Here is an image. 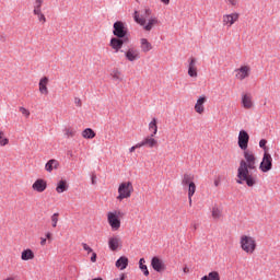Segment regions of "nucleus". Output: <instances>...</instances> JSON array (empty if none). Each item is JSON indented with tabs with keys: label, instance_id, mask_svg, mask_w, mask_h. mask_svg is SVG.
<instances>
[{
	"label": "nucleus",
	"instance_id": "obj_45",
	"mask_svg": "<svg viewBox=\"0 0 280 280\" xmlns=\"http://www.w3.org/2000/svg\"><path fill=\"white\" fill-rule=\"evenodd\" d=\"M230 5H237V0H228L226 1Z\"/></svg>",
	"mask_w": 280,
	"mask_h": 280
},
{
	"label": "nucleus",
	"instance_id": "obj_44",
	"mask_svg": "<svg viewBox=\"0 0 280 280\" xmlns=\"http://www.w3.org/2000/svg\"><path fill=\"white\" fill-rule=\"evenodd\" d=\"M139 148H141V147H139V142L136 144V145H133V147H131L130 149H129V152H135L137 149H139Z\"/></svg>",
	"mask_w": 280,
	"mask_h": 280
},
{
	"label": "nucleus",
	"instance_id": "obj_7",
	"mask_svg": "<svg viewBox=\"0 0 280 280\" xmlns=\"http://www.w3.org/2000/svg\"><path fill=\"white\" fill-rule=\"evenodd\" d=\"M259 170L262 171L265 174L272 170V155L270 153L265 152L262 155V161L260 162Z\"/></svg>",
	"mask_w": 280,
	"mask_h": 280
},
{
	"label": "nucleus",
	"instance_id": "obj_3",
	"mask_svg": "<svg viewBox=\"0 0 280 280\" xmlns=\"http://www.w3.org/2000/svg\"><path fill=\"white\" fill-rule=\"evenodd\" d=\"M152 16V10L150 8H145L142 11H135L133 19L138 25H141L143 27L144 32H152V28L154 25L159 24V19L156 18H150ZM145 19H149L148 23Z\"/></svg>",
	"mask_w": 280,
	"mask_h": 280
},
{
	"label": "nucleus",
	"instance_id": "obj_23",
	"mask_svg": "<svg viewBox=\"0 0 280 280\" xmlns=\"http://www.w3.org/2000/svg\"><path fill=\"white\" fill-rule=\"evenodd\" d=\"M69 189V184H67V180L61 179L58 182L56 191L57 194H65Z\"/></svg>",
	"mask_w": 280,
	"mask_h": 280
},
{
	"label": "nucleus",
	"instance_id": "obj_29",
	"mask_svg": "<svg viewBox=\"0 0 280 280\" xmlns=\"http://www.w3.org/2000/svg\"><path fill=\"white\" fill-rule=\"evenodd\" d=\"M194 183V175L192 174H184V177L182 179V185L185 187L186 185H191Z\"/></svg>",
	"mask_w": 280,
	"mask_h": 280
},
{
	"label": "nucleus",
	"instance_id": "obj_42",
	"mask_svg": "<svg viewBox=\"0 0 280 280\" xmlns=\"http://www.w3.org/2000/svg\"><path fill=\"white\" fill-rule=\"evenodd\" d=\"M74 104L77 105V106H82V100H80L79 97H75L74 98Z\"/></svg>",
	"mask_w": 280,
	"mask_h": 280
},
{
	"label": "nucleus",
	"instance_id": "obj_11",
	"mask_svg": "<svg viewBox=\"0 0 280 280\" xmlns=\"http://www.w3.org/2000/svg\"><path fill=\"white\" fill-rule=\"evenodd\" d=\"M196 58L190 57L188 60V75L189 78H198V67L196 66Z\"/></svg>",
	"mask_w": 280,
	"mask_h": 280
},
{
	"label": "nucleus",
	"instance_id": "obj_21",
	"mask_svg": "<svg viewBox=\"0 0 280 280\" xmlns=\"http://www.w3.org/2000/svg\"><path fill=\"white\" fill-rule=\"evenodd\" d=\"M119 244H121V240L119 237L114 236L108 240V246L109 248L115 252L117 248H119Z\"/></svg>",
	"mask_w": 280,
	"mask_h": 280
},
{
	"label": "nucleus",
	"instance_id": "obj_24",
	"mask_svg": "<svg viewBox=\"0 0 280 280\" xmlns=\"http://www.w3.org/2000/svg\"><path fill=\"white\" fill-rule=\"evenodd\" d=\"M60 163L57 160H49L46 165L45 170L46 172H54V170H58Z\"/></svg>",
	"mask_w": 280,
	"mask_h": 280
},
{
	"label": "nucleus",
	"instance_id": "obj_17",
	"mask_svg": "<svg viewBox=\"0 0 280 280\" xmlns=\"http://www.w3.org/2000/svg\"><path fill=\"white\" fill-rule=\"evenodd\" d=\"M49 84V78L44 77L39 80L38 86H39V93L42 95H49V89L47 85Z\"/></svg>",
	"mask_w": 280,
	"mask_h": 280
},
{
	"label": "nucleus",
	"instance_id": "obj_33",
	"mask_svg": "<svg viewBox=\"0 0 280 280\" xmlns=\"http://www.w3.org/2000/svg\"><path fill=\"white\" fill-rule=\"evenodd\" d=\"M194 194H196V183H190L188 186V198H192Z\"/></svg>",
	"mask_w": 280,
	"mask_h": 280
},
{
	"label": "nucleus",
	"instance_id": "obj_15",
	"mask_svg": "<svg viewBox=\"0 0 280 280\" xmlns=\"http://www.w3.org/2000/svg\"><path fill=\"white\" fill-rule=\"evenodd\" d=\"M33 14L37 16L39 23H47V18H45V14L43 13V5L33 4Z\"/></svg>",
	"mask_w": 280,
	"mask_h": 280
},
{
	"label": "nucleus",
	"instance_id": "obj_12",
	"mask_svg": "<svg viewBox=\"0 0 280 280\" xmlns=\"http://www.w3.org/2000/svg\"><path fill=\"white\" fill-rule=\"evenodd\" d=\"M236 75L235 78L237 80H246V78H248L250 75V67L248 66H242L241 68L235 70Z\"/></svg>",
	"mask_w": 280,
	"mask_h": 280
},
{
	"label": "nucleus",
	"instance_id": "obj_10",
	"mask_svg": "<svg viewBox=\"0 0 280 280\" xmlns=\"http://www.w3.org/2000/svg\"><path fill=\"white\" fill-rule=\"evenodd\" d=\"M159 145V141L154 139V136L150 135L145 137L141 142H139L140 148H156Z\"/></svg>",
	"mask_w": 280,
	"mask_h": 280
},
{
	"label": "nucleus",
	"instance_id": "obj_25",
	"mask_svg": "<svg viewBox=\"0 0 280 280\" xmlns=\"http://www.w3.org/2000/svg\"><path fill=\"white\" fill-rule=\"evenodd\" d=\"M22 261H30L34 259V252L32 249H24L21 255Z\"/></svg>",
	"mask_w": 280,
	"mask_h": 280
},
{
	"label": "nucleus",
	"instance_id": "obj_20",
	"mask_svg": "<svg viewBox=\"0 0 280 280\" xmlns=\"http://www.w3.org/2000/svg\"><path fill=\"white\" fill-rule=\"evenodd\" d=\"M140 48L143 54H148V51H152V44L147 38H141Z\"/></svg>",
	"mask_w": 280,
	"mask_h": 280
},
{
	"label": "nucleus",
	"instance_id": "obj_49",
	"mask_svg": "<svg viewBox=\"0 0 280 280\" xmlns=\"http://www.w3.org/2000/svg\"><path fill=\"white\" fill-rule=\"evenodd\" d=\"M220 186V179H215L214 180V187H219Z\"/></svg>",
	"mask_w": 280,
	"mask_h": 280
},
{
	"label": "nucleus",
	"instance_id": "obj_28",
	"mask_svg": "<svg viewBox=\"0 0 280 280\" xmlns=\"http://www.w3.org/2000/svg\"><path fill=\"white\" fill-rule=\"evenodd\" d=\"M82 138L83 139H95V131L91 128H86L82 132Z\"/></svg>",
	"mask_w": 280,
	"mask_h": 280
},
{
	"label": "nucleus",
	"instance_id": "obj_27",
	"mask_svg": "<svg viewBox=\"0 0 280 280\" xmlns=\"http://www.w3.org/2000/svg\"><path fill=\"white\" fill-rule=\"evenodd\" d=\"M149 130L152 132V137H155L156 132H159V125H156V118H153L149 124Z\"/></svg>",
	"mask_w": 280,
	"mask_h": 280
},
{
	"label": "nucleus",
	"instance_id": "obj_5",
	"mask_svg": "<svg viewBox=\"0 0 280 280\" xmlns=\"http://www.w3.org/2000/svg\"><path fill=\"white\" fill-rule=\"evenodd\" d=\"M132 191H135V187L132 186V182H124L118 187V196L117 200H125L126 198H130L132 196Z\"/></svg>",
	"mask_w": 280,
	"mask_h": 280
},
{
	"label": "nucleus",
	"instance_id": "obj_9",
	"mask_svg": "<svg viewBox=\"0 0 280 280\" xmlns=\"http://www.w3.org/2000/svg\"><path fill=\"white\" fill-rule=\"evenodd\" d=\"M125 58L129 62H135L136 60H139L141 58V52L137 48H129L127 51H125Z\"/></svg>",
	"mask_w": 280,
	"mask_h": 280
},
{
	"label": "nucleus",
	"instance_id": "obj_16",
	"mask_svg": "<svg viewBox=\"0 0 280 280\" xmlns=\"http://www.w3.org/2000/svg\"><path fill=\"white\" fill-rule=\"evenodd\" d=\"M240 19L238 13H231L223 15V25L231 27Z\"/></svg>",
	"mask_w": 280,
	"mask_h": 280
},
{
	"label": "nucleus",
	"instance_id": "obj_36",
	"mask_svg": "<svg viewBox=\"0 0 280 280\" xmlns=\"http://www.w3.org/2000/svg\"><path fill=\"white\" fill-rule=\"evenodd\" d=\"M65 135H66V137H75V130L74 129H71V128H67L66 130H65Z\"/></svg>",
	"mask_w": 280,
	"mask_h": 280
},
{
	"label": "nucleus",
	"instance_id": "obj_38",
	"mask_svg": "<svg viewBox=\"0 0 280 280\" xmlns=\"http://www.w3.org/2000/svg\"><path fill=\"white\" fill-rule=\"evenodd\" d=\"M83 250H86V253H93V248L89 246L86 243H82Z\"/></svg>",
	"mask_w": 280,
	"mask_h": 280
},
{
	"label": "nucleus",
	"instance_id": "obj_1",
	"mask_svg": "<svg viewBox=\"0 0 280 280\" xmlns=\"http://www.w3.org/2000/svg\"><path fill=\"white\" fill-rule=\"evenodd\" d=\"M243 151L245 160L240 161L236 183L238 185L246 183L247 187H255L257 185V177L250 174V170H257V156H255L252 150L246 149Z\"/></svg>",
	"mask_w": 280,
	"mask_h": 280
},
{
	"label": "nucleus",
	"instance_id": "obj_26",
	"mask_svg": "<svg viewBox=\"0 0 280 280\" xmlns=\"http://www.w3.org/2000/svg\"><path fill=\"white\" fill-rule=\"evenodd\" d=\"M145 264V258H140L139 268L143 272L144 277H150V270H148V266Z\"/></svg>",
	"mask_w": 280,
	"mask_h": 280
},
{
	"label": "nucleus",
	"instance_id": "obj_6",
	"mask_svg": "<svg viewBox=\"0 0 280 280\" xmlns=\"http://www.w3.org/2000/svg\"><path fill=\"white\" fill-rule=\"evenodd\" d=\"M119 215H121V211L119 210L107 213V222L112 231H117L118 229H121V220L119 219Z\"/></svg>",
	"mask_w": 280,
	"mask_h": 280
},
{
	"label": "nucleus",
	"instance_id": "obj_37",
	"mask_svg": "<svg viewBox=\"0 0 280 280\" xmlns=\"http://www.w3.org/2000/svg\"><path fill=\"white\" fill-rule=\"evenodd\" d=\"M266 143H268V141L266 139H261L259 141V148H261L264 150V152H268V147H266Z\"/></svg>",
	"mask_w": 280,
	"mask_h": 280
},
{
	"label": "nucleus",
	"instance_id": "obj_46",
	"mask_svg": "<svg viewBox=\"0 0 280 280\" xmlns=\"http://www.w3.org/2000/svg\"><path fill=\"white\" fill-rule=\"evenodd\" d=\"M47 244V238L40 237V246H45Z\"/></svg>",
	"mask_w": 280,
	"mask_h": 280
},
{
	"label": "nucleus",
	"instance_id": "obj_35",
	"mask_svg": "<svg viewBox=\"0 0 280 280\" xmlns=\"http://www.w3.org/2000/svg\"><path fill=\"white\" fill-rule=\"evenodd\" d=\"M60 214L58 213V212H56V213H54L52 215H51V218H50V220H51V226H52V229H56V226H58V217H59Z\"/></svg>",
	"mask_w": 280,
	"mask_h": 280
},
{
	"label": "nucleus",
	"instance_id": "obj_2",
	"mask_svg": "<svg viewBox=\"0 0 280 280\" xmlns=\"http://www.w3.org/2000/svg\"><path fill=\"white\" fill-rule=\"evenodd\" d=\"M113 35L115 37L110 38L109 47L114 49L115 54H119L124 45L130 43V37H128V27L125 22L116 21L113 25Z\"/></svg>",
	"mask_w": 280,
	"mask_h": 280
},
{
	"label": "nucleus",
	"instance_id": "obj_8",
	"mask_svg": "<svg viewBox=\"0 0 280 280\" xmlns=\"http://www.w3.org/2000/svg\"><path fill=\"white\" fill-rule=\"evenodd\" d=\"M248 141H250L248 132L241 130L238 133V148H241V150H248Z\"/></svg>",
	"mask_w": 280,
	"mask_h": 280
},
{
	"label": "nucleus",
	"instance_id": "obj_40",
	"mask_svg": "<svg viewBox=\"0 0 280 280\" xmlns=\"http://www.w3.org/2000/svg\"><path fill=\"white\" fill-rule=\"evenodd\" d=\"M91 261H92L93 264H95V261H97V254L94 253V252L92 253Z\"/></svg>",
	"mask_w": 280,
	"mask_h": 280
},
{
	"label": "nucleus",
	"instance_id": "obj_47",
	"mask_svg": "<svg viewBox=\"0 0 280 280\" xmlns=\"http://www.w3.org/2000/svg\"><path fill=\"white\" fill-rule=\"evenodd\" d=\"M46 240H48V242H51L52 237L50 232L46 233Z\"/></svg>",
	"mask_w": 280,
	"mask_h": 280
},
{
	"label": "nucleus",
	"instance_id": "obj_18",
	"mask_svg": "<svg viewBox=\"0 0 280 280\" xmlns=\"http://www.w3.org/2000/svg\"><path fill=\"white\" fill-rule=\"evenodd\" d=\"M207 103V96H200L197 100V103L195 104V110L199 115H202L205 113V104Z\"/></svg>",
	"mask_w": 280,
	"mask_h": 280
},
{
	"label": "nucleus",
	"instance_id": "obj_53",
	"mask_svg": "<svg viewBox=\"0 0 280 280\" xmlns=\"http://www.w3.org/2000/svg\"><path fill=\"white\" fill-rule=\"evenodd\" d=\"M5 280H14V278L13 277H9Z\"/></svg>",
	"mask_w": 280,
	"mask_h": 280
},
{
	"label": "nucleus",
	"instance_id": "obj_13",
	"mask_svg": "<svg viewBox=\"0 0 280 280\" xmlns=\"http://www.w3.org/2000/svg\"><path fill=\"white\" fill-rule=\"evenodd\" d=\"M32 189L34 191H37V194H43V191H45V189H47V180L43 179V178H38L34 182V184L32 185Z\"/></svg>",
	"mask_w": 280,
	"mask_h": 280
},
{
	"label": "nucleus",
	"instance_id": "obj_39",
	"mask_svg": "<svg viewBox=\"0 0 280 280\" xmlns=\"http://www.w3.org/2000/svg\"><path fill=\"white\" fill-rule=\"evenodd\" d=\"M20 113H22V115H25L26 118L30 117V112L25 107H20Z\"/></svg>",
	"mask_w": 280,
	"mask_h": 280
},
{
	"label": "nucleus",
	"instance_id": "obj_14",
	"mask_svg": "<svg viewBox=\"0 0 280 280\" xmlns=\"http://www.w3.org/2000/svg\"><path fill=\"white\" fill-rule=\"evenodd\" d=\"M151 266L153 268V270H155V272H164L165 270V262H163L161 260V258L154 256L152 259H151Z\"/></svg>",
	"mask_w": 280,
	"mask_h": 280
},
{
	"label": "nucleus",
	"instance_id": "obj_32",
	"mask_svg": "<svg viewBox=\"0 0 280 280\" xmlns=\"http://www.w3.org/2000/svg\"><path fill=\"white\" fill-rule=\"evenodd\" d=\"M10 143V140L5 138V133L0 130V145L3 148Z\"/></svg>",
	"mask_w": 280,
	"mask_h": 280
},
{
	"label": "nucleus",
	"instance_id": "obj_4",
	"mask_svg": "<svg viewBox=\"0 0 280 280\" xmlns=\"http://www.w3.org/2000/svg\"><path fill=\"white\" fill-rule=\"evenodd\" d=\"M240 244L242 250L248 253L249 255H253L257 248V242L255 238H253V236L242 235Z\"/></svg>",
	"mask_w": 280,
	"mask_h": 280
},
{
	"label": "nucleus",
	"instance_id": "obj_48",
	"mask_svg": "<svg viewBox=\"0 0 280 280\" xmlns=\"http://www.w3.org/2000/svg\"><path fill=\"white\" fill-rule=\"evenodd\" d=\"M164 5H170V0H160Z\"/></svg>",
	"mask_w": 280,
	"mask_h": 280
},
{
	"label": "nucleus",
	"instance_id": "obj_34",
	"mask_svg": "<svg viewBox=\"0 0 280 280\" xmlns=\"http://www.w3.org/2000/svg\"><path fill=\"white\" fill-rule=\"evenodd\" d=\"M212 218L214 220H220V218H222V211H220L219 208H212Z\"/></svg>",
	"mask_w": 280,
	"mask_h": 280
},
{
	"label": "nucleus",
	"instance_id": "obj_51",
	"mask_svg": "<svg viewBox=\"0 0 280 280\" xmlns=\"http://www.w3.org/2000/svg\"><path fill=\"white\" fill-rule=\"evenodd\" d=\"M188 200H189V207H191V197L190 198H188Z\"/></svg>",
	"mask_w": 280,
	"mask_h": 280
},
{
	"label": "nucleus",
	"instance_id": "obj_31",
	"mask_svg": "<svg viewBox=\"0 0 280 280\" xmlns=\"http://www.w3.org/2000/svg\"><path fill=\"white\" fill-rule=\"evenodd\" d=\"M113 80H118L119 82H121V80H124L121 78V71H119L118 69H114L110 73Z\"/></svg>",
	"mask_w": 280,
	"mask_h": 280
},
{
	"label": "nucleus",
	"instance_id": "obj_43",
	"mask_svg": "<svg viewBox=\"0 0 280 280\" xmlns=\"http://www.w3.org/2000/svg\"><path fill=\"white\" fill-rule=\"evenodd\" d=\"M92 185H97V176L95 174L92 175Z\"/></svg>",
	"mask_w": 280,
	"mask_h": 280
},
{
	"label": "nucleus",
	"instance_id": "obj_41",
	"mask_svg": "<svg viewBox=\"0 0 280 280\" xmlns=\"http://www.w3.org/2000/svg\"><path fill=\"white\" fill-rule=\"evenodd\" d=\"M45 3V0H34L33 5H43Z\"/></svg>",
	"mask_w": 280,
	"mask_h": 280
},
{
	"label": "nucleus",
	"instance_id": "obj_50",
	"mask_svg": "<svg viewBox=\"0 0 280 280\" xmlns=\"http://www.w3.org/2000/svg\"><path fill=\"white\" fill-rule=\"evenodd\" d=\"M183 271H184L185 273L189 272V267H184Z\"/></svg>",
	"mask_w": 280,
	"mask_h": 280
},
{
	"label": "nucleus",
	"instance_id": "obj_30",
	"mask_svg": "<svg viewBox=\"0 0 280 280\" xmlns=\"http://www.w3.org/2000/svg\"><path fill=\"white\" fill-rule=\"evenodd\" d=\"M201 280H220V273L218 271H211L208 276H203Z\"/></svg>",
	"mask_w": 280,
	"mask_h": 280
},
{
	"label": "nucleus",
	"instance_id": "obj_19",
	"mask_svg": "<svg viewBox=\"0 0 280 280\" xmlns=\"http://www.w3.org/2000/svg\"><path fill=\"white\" fill-rule=\"evenodd\" d=\"M242 105L247 110L253 108V95H250V94H243L242 95Z\"/></svg>",
	"mask_w": 280,
	"mask_h": 280
},
{
	"label": "nucleus",
	"instance_id": "obj_52",
	"mask_svg": "<svg viewBox=\"0 0 280 280\" xmlns=\"http://www.w3.org/2000/svg\"><path fill=\"white\" fill-rule=\"evenodd\" d=\"M198 229V224H194V230L196 231Z\"/></svg>",
	"mask_w": 280,
	"mask_h": 280
},
{
	"label": "nucleus",
	"instance_id": "obj_22",
	"mask_svg": "<svg viewBox=\"0 0 280 280\" xmlns=\"http://www.w3.org/2000/svg\"><path fill=\"white\" fill-rule=\"evenodd\" d=\"M116 268L119 270H126L128 268V257L121 256L119 259H117Z\"/></svg>",
	"mask_w": 280,
	"mask_h": 280
}]
</instances>
